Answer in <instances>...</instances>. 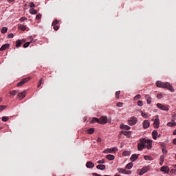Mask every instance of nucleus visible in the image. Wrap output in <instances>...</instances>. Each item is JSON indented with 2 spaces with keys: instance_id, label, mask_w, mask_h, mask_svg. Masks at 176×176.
Here are the masks:
<instances>
[{
  "instance_id": "obj_39",
  "label": "nucleus",
  "mask_w": 176,
  "mask_h": 176,
  "mask_svg": "<svg viewBox=\"0 0 176 176\" xmlns=\"http://www.w3.org/2000/svg\"><path fill=\"white\" fill-rule=\"evenodd\" d=\"M173 174H176V169H171L169 173V175H173Z\"/></svg>"
},
{
  "instance_id": "obj_57",
  "label": "nucleus",
  "mask_w": 176,
  "mask_h": 176,
  "mask_svg": "<svg viewBox=\"0 0 176 176\" xmlns=\"http://www.w3.org/2000/svg\"><path fill=\"white\" fill-rule=\"evenodd\" d=\"M173 135H176V129L173 131Z\"/></svg>"
},
{
  "instance_id": "obj_25",
  "label": "nucleus",
  "mask_w": 176,
  "mask_h": 176,
  "mask_svg": "<svg viewBox=\"0 0 176 176\" xmlns=\"http://www.w3.org/2000/svg\"><path fill=\"white\" fill-rule=\"evenodd\" d=\"M30 13L31 14H38V11L34 8H32L30 10Z\"/></svg>"
},
{
  "instance_id": "obj_20",
  "label": "nucleus",
  "mask_w": 176,
  "mask_h": 176,
  "mask_svg": "<svg viewBox=\"0 0 176 176\" xmlns=\"http://www.w3.org/2000/svg\"><path fill=\"white\" fill-rule=\"evenodd\" d=\"M106 159L108 160H115V155L109 154L106 155Z\"/></svg>"
},
{
  "instance_id": "obj_29",
  "label": "nucleus",
  "mask_w": 176,
  "mask_h": 176,
  "mask_svg": "<svg viewBox=\"0 0 176 176\" xmlns=\"http://www.w3.org/2000/svg\"><path fill=\"white\" fill-rule=\"evenodd\" d=\"M88 134H93L94 133V128H90L87 131Z\"/></svg>"
},
{
  "instance_id": "obj_62",
  "label": "nucleus",
  "mask_w": 176,
  "mask_h": 176,
  "mask_svg": "<svg viewBox=\"0 0 176 176\" xmlns=\"http://www.w3.org/2000/svg\"><path fill=\"white\" fill-rule=\"evenodd\" d=\"M175 160H176V154H175Z\"/></svg>"
},
{
  "instance_id": "obj_30",
  "label": "nucleus",
  "mask_w": 176,
  "mask_h": 176,
  "mask_svg": "<svg viewBox=\"0 0 176 176\" xmlns=\"http://www.w3.org/2000/svg\"><path fill=\"white\" fill-rule=\"evenodd\" d=\"M6 32H8V28L3 27L1 28V34H6Z\"/></svg>"
},
{
  "instance_id": "obj_13",
  "label": "nucleus",
  "mask_w": 176,
  "mask_h": 176,
  "mask_svg": "<svg viewBox=\"0 0 176 176\" xmlns=\"http://www.w3.org/2000/svg\"><path fill=\"white\" fill-rule=\"evenodd\" d=\"M27 94V93L25 92V91L21 92V93H19L17 96V98L19 99V100H23V98H24L25 97V95Z\"/></svg>"
},
{
  "instance_id": "obj_17",
  "label": "nucleus",
  "mask_w": 176,
  "mask_h": 176,
  "mask_svg": "<svg viewBox=\"0 0 176 176\" xmlns=\"http://www.w3.org/2000/svg\"><path fill=\"white\" fill-rule=\"evenodd\" d=\"M137 159H138V155L137 154H133L130 158V160H131V162H135Z\"/></svg>"
},
{
  "instance_id": "obj_2",
  "label": "nucleus",
  "mask_w": 176,
  "mask_h": 176,
  "mask_svg": "<svg viewBox=\"0 0 176 176\" xmlns=\"http://www.w3.org/2000/svg\"><path fill=\"white\" fill-rule=\"evenodd\" d=\"M156 86H157V87H160L162 89H167L168 90H170L171 91V93H174V91H175L173 86H171V85H170L168 82H163L162 81H157Z\"/></svg>"
},
{
  "instance_id": "obj_59",
  "label": "nucleus",
  "mask_w": 176,
  "mask_h": 176,
  "mask_svg": "<svg viewBox=\"0 0 176 176\" xmlns=\"http://www.w3.org/2000/svg\"><path fill=\"white\" fill-rule=\"evenodd\" d=\"M0 102H2V98H0Z\"/></svg>"
},
{
  "instance_id": "obj_16",
  "label": "nucleus",
  "mask_w": 176,
  "mask_h": 176,
  "mask_svg": "<svg viewBox=\"0 0 176 176\" xmlns=\"http://www.w3.org/2000/svg\"><path fill=\"white\" fill-rule=\"evenodd\" d=\"M145 98L147 101V104H151L152 102V98L149 95H145Z\"/></svg>"
},
{
  "instance_id": "obj_50",
  "label": "nucleus",
  "mask_w": 176,
  "mask_h": 176,
  "mask_svg": "<svg viewBox=\"0 0 176 176\" xmlns=\"http://www.w3.org/2000/svg\"><path fill=\"white\" fill-rule=\"evenodd\" d=\"M124 174H126V175H130V174H131V170H125Z\"/></svg>"
},
{
  "instance_id": "obj_8",
  "label": "nucleus",
  "mask_w": 176,
  "mask_h": 176,
  "mask_svg": "<svg viewBox=\"0 0 176 176\" xmlns=\"http://www.w3.org/2000/svg\"><path fill=\"white\" fill-rule=\"evenodd\" d=\"M58 23H59V21H58L57 19H56L55 21H54L52 22V27H53L54 31H58V30L59 28H58V26L57 25V24H58Z\"/></svg>"
},
{
  "instance_id": "obj_31",
  "label": "nucleus",
  "mask_w": 176,
  "mask_h": 176,
  "mask_svg": "<svg viewBox=\"0 0 176 176\" xmlns=\"http://www.w3.org/2000/svg\"><path fill=\"white\" fill-rule=\"evenodd\" d=\"M141 115L144 119H148L149 116H148V113H144L143 111H141Z\"/></svg>"
},
{
  "instance_id": "obj_51",
  "label": "nucleus",
  "mask_w": 176,
  "mask_h": 176,
  "mask_svg": "<svg viewBox=\"0 0 176 176\" xmlns=\"http://www.w3.org/2000/svg\"><path fill=\"white\" fill-rule=\"evenodd\" d=\"M38 83H39L40 85H42V83H43V78H41L39 80Z\"/></svg>"
},
{
  "instance_id": "obj_38",
  "label": "nucleus",
  "mask_w": 176,
  "mask_h": 176,
  "mask_svg": "<svg viewBox=\"0 0 176 176\" xmlns=\"http://www.w3.org/2000/svg\"><path fill=\"white\" fill-rule=\"evenodd\" d=\"M129 155H130V152L129 151H125L122 153V156H129Z\"/></svg>"
},
{
  "instance_id": "obj_10",
  "label": "nucleus",
  "mask_w": 176,
  "mask_h": 176,
  "mask_svg": "<svg viewBox=\"0 0 176 176\" xmlns=\"http://www.w3.org/2000/svg\"><path fill=\"white\" fill-rule=\"evenodd\" d=\"M118 148L116 147H113V148H107L103 151V153H112V152H116Z\"/></svg>"
},
{
  "instance_id": "obj_35",
  "label": "nucleus",
  "mask_w": 176,
  "mask_h": 176,
  "mask_svg": "<svg viewBox=\"0 0 176 176\" xmlns=\"http://www.w3.org/2000/svg\"><path fill=\"white\" fill-rule=\"evenodd\" d=\"M98 164H104L105 163V160L102 159L97 162Z\"/></svg>"
},
{
  "instance_id": "obj_61",
  "label": "nucleus",
  "mask_w": 176,
  "mask_h": 176,
  "mask_svg": "<svg viewBox=\"0 0 176 176\" xmlns=\"http://www.w3.org/2000/svg\"><path fill=\"white\" fill-rule=\"evenodd\" d=\"M0 130H2V126H0Z\"/></svg>"
},
{
  "instance_id": "obj_49",
  "label": "nucleus",
  "mask_w": 176,
  "mask_h": 176,
  "mask_svg": "<svg viewBox=\"0 0 176 176\" xmlns=\"http://www.w3.org/2000/svg\"><path fill=\"white\" fill-rule=\"evenodd\" d=\"M123 134H124V135H130V132L125 131L123 132Z\"/></svg>"
},
{
  "instance_id": "obj_48",
  "label": "nucleus",
  "mask_w": 176,
  "mask_h": 176,
  "mask_svg": "<svg viewBox=\"0 0 176 176\" xmlns=\"http://www.w3.org/2000/svg\"><path fill=\"white\" fill-rule=\"evenodd\" d=\"M117 107H118L119 108L123 107V103H122V102L117 103Z\"/></svg>"
},
{
  "instance_id": "obj_26",
  "label": "nucleus",
  "mask_w": 176,
  "mask_h": 176,
  "mask_svg": "<svg viewBox=\"0 0 176 176\" xmlns=\"http://www.w3.org/2000/svg\"><path fill=\"white\" fill-rule=\"evenodd\" d=\"M163 163H164V155L160 156V165L163 166Z\"/></svg>"
},
{
  "instance_id": "obj_28",
  "label": "nucleus",
  "mask_w": 176,
  "mask_h": 176,
  "mask_svg": "<svg viewBox=\"0 0 176 176\" xmlns=\"http://www.w3.org/2000/svg\"><path fill=\"white\" fill-rule=\"evenodd\" d=\"M17 93H19V91L14 90V91H10L9 94H10V96H16V94H17Z\"/></svg>"
},
{
  "instance_id": "obj_19",
  "label": "nucleus",
  "mask_w": 176,
  "mask_h": 176,
  "mask_svg": "<svg viewBox=\"0 0 176 176\" xmlns=\"http://www.w3.org/2000/svg\"><path fill=\"white\" fill-rule=\"evenodd\" d=\"M8 47H9V44H4L1 47L0 51L3 52V50H6V49H8Z\"/></svg>"
},
{
  "instance_id": "obj_34",
  "label": "nucleus",
  "mask_w": 176,
  "mask_h": 176,
  "mask_svg": "<svg viewBox=\"0 0 176 176\" xmlns=\"http://www.w3.org/2000/svg\"><path fill=\"white\" fill-rule=\"evenodd\" d=\"M176 124L173 123V122H168L167 123V126H168L169 127H174V126H175Z\"/></svg>"
},
{
  "instance_id": "obj_3",
  "label": "nucleus",
  "mask_w": 176,
  "mask_h": 176,
  "mask_svg": "<svg viewBox=\"0 0 176 176\" xmlns=\"http://www.w3.org/2000/svg\"><path fill=\"white\" fill-rule=\"evenodd\" d=\"M138 122V120H137V118L135 117H131L130 119L128 120V124L129 126H135V124H137V122Z\"/></svg>"
},
{
  "instance_id": "obj_33",
  "label": "nucleus",
  "mask_w": 176,
  "mask_h": 176,
  "mask_svg": "<svg viewBox=\"0 0 176 176\" xmlns=\"http://www.w3.org/2000/svg\"><path fill=\"white\" fill-rule=\"evenodd\" d=\"M21 46V41L18 40L16 41V47H20Z\"/></svg>"
},
{
  "instance_id": "obj_7",
  "label": "nucleus",
  "mask_w": 176,
  "mask_h": 176,
  "mask_svg": "<svg viewBox=\"0 0 176 176\" xmlns=\"http://www.w3.org/2000/svg\"><path fill=\"white\" fill-rule=\"evenodd\" d=\"M157 107L162 111H168V107H167V106L163 105L160 103H157Z\"/></svg>"
},
{
  "instance_id": "obj_12",
  "label": "nucleus",
  "mask_w": 176,
  "mask_h": 176,
  "mask_svg": "<svg viewBox=\"0 0 176 176\" xmlns=\"http://www.w3.org/2000/svg\"><path fill=\"white\" fill-rule=\"evenodd\" d=\"M149 126H151V123H149V121H148L147 120H145L143 122V129H146L149 128Z\"/></svg>"
},
{
  "instance_id": "obj_40",
  "label": "nucleus",
  "mask_w": 176,
  "mask_h": 176,
  "mask_svg": "<svg viewBox=\"0 0 176 176\" xmlns=\"http://www.w3.org/2000/svg\"><path fill=\"white\" fill-rule=\"evenodd\" d=\"M9 120V117L4 116L2 118L3 122H8Z\"/></svg>"
},
{
  "instance_id": "obj_24",
  "label": "nucleus",
  "mask_w": 176,
  "mask_h": 176,
  "mask_svg": "<svg viewBox=\"0 0 176 176\" xmlns=\"http://www.w3.org/2000/svg\"><path fill=\"white\" fill-rule=\"evenodd\" d=\"M96 168H98V170H105L106 166L104 164H99L96 166Z\"/></svg>"
},
{
  "instance_id": "obj_43",
  "label": "nucleus",
  "mask_w": 176,
  "mask_h": 176,
  "mask_svg": "<svg viewBox=\"0 0 176 176\" xmlns=\"http://www.w3.org/2000/svg\"><path fill=\"white\" fill-rule=\"evenodd\" d=\"M157 98H158L159 100H160L161 98H163V95L162 94H158L157 95Z\"/></svg>"
},
{
  "instance_id": "obj_52",
  "label": "nucleus",
  "mask_w": 176,
  "mask_h": 176,
  "mask_svg": "<svg viewBox=\"0 0 176 176\" xmlns=\"http://www.w3.org/2000/svg\"><path fill=\"white\" fill-rule=\"evenodd\" d=\"M30 6L31 8H35V4H34L32 2H30Z\"/></svg>"
},
{
  "instance_id": "obj_4",
  "label": "nucleus",
  "mask_w": 176,
  "mask_h": 176,
  "mask_svg": "<svg viewBox=\"0 0 176 176\" xmlns=\"http://www.w3.org/2000/svg\"><path fill=\"white\" fill-rule=\"evenodd\" d=\"M99 124H107L108 123V118L107 116H102L99 119Z\"/></svg>"
},
{
  "instance_id": "obj_44",
  "label": "nucleus",
  "mask_w": 176,
  "mask_h": 176,
  "mask_svg": "<svg viewBox=\"0 0 176 176\" xmlns=\"http://www.w3.org/2000/svg\"><path fill=\"white\" fill-rule=\"evenodd\" d=\"M162 153L164 155H167V149H166V148H162Z\"/></svg>"
},
{
  "instance_id": "obj_6",
  "label": "nucleus",
  "mask_w": 176,
  "mask_h": 176,
  "mask_svg": "<svg viewBox=\"0 0 176 176\" xmlns=\"http://www.w3.org/2000/svg\"><path fill=\"white\" fill-rule=\"evenodd\" d=\"M148 171H149V166H144L139 172V175H144V174L148 173Z\"/></svg>"
},
{
  "instance_id": "obj_54",
  "label": "nucleus",
  "mask_w": 176,
  "mask_h": 176,
  "mask_svg": "<svg viewBox=\"0 0 176 176\" xmlns=\"http://www.w3.org/2000/svg\"><path fill=\"white\" fill-rule=\"evenodd\" d=\"M101 141H102L101 138H98L97 142H101Z\"/></svg>"
},
{
  "instance_id": "obj_60",
  "label": "nucleus",
  "mask_w": 176,
  "mask_h": 176,
  "mask_svg": "<svg viewBox=\"0 0 176 176\" xmlns=\"http://www.w3.org/2000/svg\"><path fill=\"white\" fill-rule=\"evenodd\" d=\"M162 146H164V148H165L166 146H164V144H162Z\"/></svg>"
},
{
  "instance_id": "obj_47",
  "label": "nucleus",
  "mask_w": 176,
  "mask_h": 176,
  "mask_svg": "<svg viewBox=\"0 0 176 176\" xmlns=\"http://www.w3.org/2000/svg\"><path fill=\"white\" fill-rule=\"evenodd\" d=\"M138 107H142L143 105L142 101L141 100L138 101Z\"/></svg>"
},
{
  "instance_id": "obj_14",
  "label": "nucleus",
  "mask_w": 176,
  "mask_h": 176,
  "mask_svg": "<svg viewBox=\"0 0 176 176\" xmlns=\"http://www.w3.org/2000/svg\"><path fill=\"white\" fill-rule=\"evenodd\" d=\"M18 30H21V31H25V30H27V25L19 24L18 25Z\"/></svg>"
},
{
  "instance_id": "obj_11",
  "label": "nucleus",
  "mask_w": 176,
  "mask_h": 176,
  "mask_svg": "<svg viewBox=\"0 0 176 176\" xmlns=\"http://www.w3.org/2000/svg\"><path fill=\"white\" fill-rule=\"evenodd\" d=\"M160 170L162 173H165V174H170L168 166H163Z\"/></svg>"
},
{
  "instance_id": "obj_58",
  "label": "nucleus",
  "mask_w": 176,
  "mask_h": 176,
  "mask_svg": "<svg viewBox=\"0 0 176 176\" xmlns=\"http://www.w3.org/2000/svg\"><path fill=\"white\" fill-rule=\"evenodd\" d=\"M41 85L40 83H38V85H37V87H41Z\"/></svg>"
},
{
  "instance_id": "obj_46",
  "label": "nucleus",
  "mask_w": 176,
  "mask_h": 176,
  "mask_svg": "<svg viewBox=\"0 0 176 176\" xmlns=\"http://www.w3.org/2000/svg\"><path fill=\"white\" fill-rule=\"evenodd\" d=\"M5 108H6V106H4V105L0 106V112H2V111H3Z\"/></svg>"
},
{
  "instance_id": "obj_27",
  "label": "nucleus",
  "mask_w": 176,
  "mask_h": 176,
  "mask_svg": "<svg viewBox=\"0 0 176 176\" xmlns=\"http://www.w3.org/2000/svg\"><path fill=\"white\" fill-rule=\"evenodd\" d=\"M118 173H120L121 174H124L126 173V169L119 168H118Z\"/></svg>"
},
{
  "instance_id": "obj_23",
  "label": "nucleus",
  "mask_w": 176,
  "mask_h": 176,
  "mask_svg": "<svg viewBox=\"0 0 176 176\" xmlns=\"http://www.w3.org/2000/svg\"><path fill=\"white\" fill-rule=\"evenodd\" d=\"M133 164L132 162L129 163L128 164L126 165L125 169L126 170H131V168H133Z\"/></svg>"
},
{
  "instance_id": "obj_53",
  "label": "nucleus",
  "mask_w": 176,
  "mask_h": 176,
  "mask_svg": "<svg viewBox=\"0 0 176 176\" xmlns=\"http://www.w3.org/2000/svg\"><path fill=\"white\" fill-rule=\"evenodd\" d=\"M14 36V34L10 33L8 34V38H13Z\"/></svg>"
},
{
  "instance_id": "obj_1",
  "label": "nucleus",
  "mask_w": 176,
  "mask_h": 176,
  "mask_svg": "<svg viewBox=\"0 0 176 176\" xmlns=\"http://www.w3.org/2000/svg\"><path fill=\"white\" fill-rule=\"evenodd\" d=\"M145 148L152 149V140L141 138L140 142L138 144V150L142 151Z\"/></svg>"
},
{
  "instance_id": "obj_41",
  "label": "nucleus",
  "mask_w": 176,
  "mask_h": 176,
  "mask_svg": "<svg viewBox=\"0 0 176 176\" xmlns=\"http://www.w3.org/2000/svg\"><path fill=\"white\" fill-rule=\"evenodd\" d=\"M42 18V14H38L36 16V19L37 20H41V19Z\"/></svg>"
},
{
  "instance_id": "obj_36",
  "label": "nucleus",
  "mask_w": 176,
  "mask_h": 176,
  "mask_svg": "<svg viewBox=\"0 0 176 176\" xmlns=\"http://www.w3.org/2000/svg\"><path fill=\"white\" fill-rule=\"evenodd\" d=\"M119 96H120V91H118L116 92V98L118 100Z\"/></svg>"
},
{
  "instance_id": "obj_9",
  "label": "nucleus",
  "mask_w": 176,
  "mask_h": 176,
  "mask_svg": "<svg viewBox=\"0 0 176 176\" xmlns=\"http://www.w3.org/2000/svg\"><path fill=\"white\" fill-rule=\"evenodd\" d=\"M153 126L155 129H159V127L160 126V121L159 118H155L154 120Z\"/></svg>"
},
{
  "instance_id": "obj_18",
  "label": "nucleus",
  "mask_w": 176,
  "mask_h": 176,
  "mask_svg": "<svg viewBox=\"0 0 176 176\" xmlns=\"http://www.w3.org/2000/svg\"><path fill=\"white\" fill-rule=\"evenodd\" d=\"M86 166L87 168H93V167H94V164L91 162H88L86 164Z\"/></svg>"
},
{
  "instance_id": "obj_22",
  "label": "nucleus",
  "mask_w": 176,
  "mask_h": 176,
  "mask_svg": "<svg viewBox=\"0 0 176 176\" xmlns=\"http://www.w3.org/2000/svg\"><path fill=\"white\" fill-rule=\"evenodd\" d=\"M152 136H153V140H157V131H153L152 132Z\"/></svg>"
},
{
  "instance_id": "obj_21",
  "label": "nucleus",
  "mask_w": 176,
  "mask_h": 176,
  "mask_svg": "<svg viewBox=\"0 0 176 176\" xmlns=\"http://www.w3.org/2000/svg\"><path fill=\"white\" fill-rule=\"evenodd\" d=\"M90 123H99L100 124V119L97 118H93L92 120L90 121Z\"/></svg>"
},
{
  "instance_id": "obj_32",
  "label": "nucleus",
  "mask_w": 176,
  "mask_h": 176,
  "mask_svg": "<svg viewBox=\"0 0 176 176\" xmlns=\"http://www.w3.org/2000/svg\"><path fill=\"white\" fill-rule=\"evenodd\" d=\"M144 160H150V161L153 160V158H152L151 156H148V155H144Z\"/></svg>"
},
{
  "instance_id": "obj_5",
  "label": "nucleus",
  "mask_w": 176,
  "mask_h": 176,
  "mask_svg": "<svg viewBox=\"0 0 176 176\" xmlns=\"http://www.w3.org/2000/svg\"><path fill=\"white\" fill-rule=\"evenodd\" d=\"M30 79H31V78H30V77L23 78L21 80V81L17 84V87H20L23 86V85H25V83H27V82H29Z\"/></svg>"
},
{
  "instance_id": "obj_42",
  "label": "nucleus",
  "mask_w": 176,
  "mask_h": 176,
  "mask_svg": "<svg viewBox=\"0 0 176 176\" xmlns=\"http://www.w3.org/2000/svg\"><path fill=\"white\" fill-rule=\"evenodd\" d=\"M30 42H27L23 45V47L27 48L28 46H30Z\"/></svg>"
},
{
  "instance_id": "obj_15",
  "label": "nucleus",
  "mask_w": 176,
  "mask_h": 176,
  "mask_svg": "<svg viewBox=\"0 0 176 176\" xmlns=\"http://www.w3.org/2000/svg\"><path fill=\"white\" fill-rule=\"evenodd\" d=\"M120 129H121V130H130L131 128L128 125L121 124Z\"/></svg>"
},
{
  "instance_id": "obj_55",
  "label": "nucleus",
  "mask_w": 176,
  "mask_h": 176,
  "mask_svg": "<svg viewBox=\"0 0 176 176\" xmlns=\"http://www.w3.org/2000/svg\"><path fill=\"white\" fill-rule=\"evenodd\" d=\"M173 144H174L175 145H176V138L173 140Z\"/></svg>"
},
{
  "instance_id": "obj_45",
  "label": "nucleus",
  "mask_w": 176,
  "mask_h": 176,
  "mask_svg": "<svg viewBox=\"0 0 176 176\" xmlns=\"http://www.w3.org/2000/svg\"><path fill=\"white\" fill-rule=\"evenodd\" d=\"M25 20H27V17L25 16H23V17H21L20 19H19V21H25Z\"/></svg>"
},
{
  "instance_id": "obj_37",
  "label": "nucleus",
  "mask_w": 176,
  "mask_h": 176,
  "mask_svg": "<svg viewBox=\"0 0 176 176\" xmlns=\"http://www.w3.org/2000/svg\"><path fill=\"white\" fill-rule=\"evenodd\" d=\"M140 98H141V96L140 94H138L133 98V100L135 101L137 100H140Z\"/></svg>"
},
{
  "instance_id": "obj_56",
  "label": "nucleus",
  "mask_w": 176,
  "mask_h": 176,
  "mask_svg": "<svg viewBox=\"0 0 176 176\" xmlns=\"http://www.w3.org/2000/svg\"><path fill=\"white\" fill-rule=\"evenodd\" d=\"M15 0H8V2H14Z\"/></svg>"
}]
</instances>
